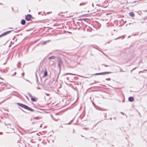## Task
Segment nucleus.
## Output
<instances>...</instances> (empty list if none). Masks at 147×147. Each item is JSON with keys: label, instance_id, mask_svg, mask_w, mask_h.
I'll return each instance as SVG.
<instances>
[{"label": "nucleus", "instance_id": "nucleus-1", "mask_svg": "<svg viewBox=\"0 0 147 147\" xmlns=\"http://www.w3.org/2000/svg\"><path fill=\"white\" fill-rule=\"evenodd\" d=\"M17 104L19 106L25 109H26L28 110L31 111H33L34 110L30 107H29L25 105L24 104L20 103H17Z\"/></svg>", "mask_w": 147, "mask_h": 147}, {"label": "nucleus", "instance_id": "nucleus-2", "mask_svg": "<svg viewBox=\"0 0 147 147\" xmlns=\"http://www.w3.org/2000/svg\"><path fill=\"white\" fill-rule=\"evenodd\" d=\"M112 72H101L100 73H97L94 74V75H102L107 74H109L111 73Z\"/></svg>", "mask_w": 147, "mask_h": 147}, {"label": "nucleus", "instance_id": "nucleus-3", "mask_svg": "<svg viewBox=\"0 0 147 147\" xmlns=\"http://www.w3.org/2000/svg\"><path fill=\"white\" fill-rule=\"evenodd\" d=\"M32 16L30 14L27 15L25 18L26 20L28 21H29L30 20Z\"/></svg>", "mask_w": 147, "mask_h": 147}, {"label": "nucleus", "instance_id": "nucleus-4", "mask_svg": "<svg viewBox=\"0 0 147 147\" xmlns=\"http://www.w3.org/2000/svg\"><path fill=\"white\" fill-rule=\"evenodd\" d=\"M11 31H7L6 32H4L1 35H0V37L2 36H4L7 35V34L9 33Z\"/></svg>", "mask_w": 147, "mask_h": 147}, {"label": "nucleus", "instance_id": "nucleus-5", "mask_svg": "<svg viewBox=\"0 0 147 147\" xmlns=\"http://www.w3.org/2000/svg\"><path fill=\"white\" fill-rule=\"evenodd\" d=\"M29 95L30 97L31 98V100L33 101H36V99L35 98H33V97L32 96V95L30 94H29Z\"/></svg>", "mask_w": 147, "mask_h": 147}, {"label": "nucleus", "instance_id": "nucleus-6", "mask_svg": "<svg viewBox=\"0 0 147 147\" xmlns=\"http://www.w3.org/2000/svg\"><path fill=\"white\" fill-rule=\"evenodd\" d=\"M128 100L129 101L132 102L134 100V98L133 97H130L128 98Z\"/></svg>", "mask_w": 147, "mask_h": 147}, {"label": "nucleus", "instance_id": "nucleus-7", "mask_svg": "<svg viewBox=\"0 0 147 147\" xmlns=\"http://www.w3.org/2000/svg\"><path fill=\"white\" fill-rule=\"evenodd\" d=\"M58 66L59 67H60L61 64V61L60 59H59L58 60Z\"/></svg>", "mask_w": 147, "mask_h": 147}, {"label": "nucleus", "instance_id": "nucleus-8", "mask_svg": "<svg viewBox=\"0 0 147 147\" xmlns=\"http://www.w3.org/2000/svg\"><path fill=\"white\" fill-rule=\"evenodd\" d=\"M129 16L132 17H134V16H135L134 13L132 12H130L129 13Z\"/></svg>", "mask_w": 147, "mask_h": 147}, {"label": "nucleus", "instance_id": "nucleus-9", "mask_svg": "<svg viewBox=\"0 0 147 147\" xmlns=\"http://www.w3.org/2000/svg\"><path fill=\"white\" fill-rule=\"evenodd\" d=\"M26 23V21L25 20L22 19L21 21V24L22 25H24Z\"/></svg>", "mask_w": 147, "mask_h": 147}, {"label": "nucleus", "instance_id": "nucleus-10", "mask_svg": "<svg viewBox=\"0 0 147 147\" xmlns=\"http://www.w3.org/2000/svg\"><path fill=\"white\" fill-rule=\"evenodd\" d=\"M55 58V56H52L51 57H49V60L51 59H54Z\"/></svg>", "mask_w": 147, "mask_h": 147}, {"label": "nucleus", "instance_id": "nucleus-11", "mask_svg": "<svg viewBox=\"0 0 147 147\" xmlns=\"http://www.w3.org/2000/svg\"><path fill=\"white\" fill-rule=\"evenodd\" d=\"M51 102V98H49V101H48V102L47 103V104H49Z\"/></svg>", "mask_w": 147, "mask_h": 147}, {"label": "nucleus", "instance_id": "nucleus-12", "mask_svg": "<svg viewBox=\"0 0 147 147\" xmlns=\"http://www.w3.org/2000/svg\"><path fill=\"white\" fill-rule=\"evenodd\" d=\"M46 76V70H45L44 71V74L43 76V77H45Z\"/></svg>", "mask_w": 147, "mask_h": 147}, {"label": "nucleus", "instance_id": "nucleus-13", "mask_svg": "<svg viewBox=\"0 0 147 147\" xmlns=\"http://www.w3.org/2000/svg\"><path fill=\"white\" fill-rule=\"evenodd\" d=\"M46 44V41H45L42 43V45H45Z\"/></svg>", "mask_w": 147, "mask_h": 147}, {"label": "nucleus", "instance_id": "nucleus-14", "mask_svg": "<svg viewBox=\"0 0 147 147\" xmlns=\"http://www.w3.org/2000/svg\"><path fill=\"white\" fill-rule=\"evenodd\" d=\"M90 138H93V139L92 140V142H94L95 140H96L95 138H93L92 137H90Z\"/></svg>", "mask_w": 147, "mask_h": 147}, {"label": "nucleus", "instance_id": "nucleus-15", "mask_svg": "<svg viewBox=\"0 0 147 147\" xmlns=\"http://www.w3.org/2000/svg\"><path fill=\"white\" fill-rule=\"evenodd\" d=\"M85 4L84 3H80V6H81V5H84Z\"/></svg>", "mask_w": 147, "mask_h": 147}, {"label": "nucleus", "instance_id": "nucleus-16", "mask_svg": "<svg viewBox=\"0 0 147 147\" xmlns=\"http://www.w3.org/2000/svg\"><path fill=\"white\" fill-rule=\"evenodd\" d=\"M53 120L55 121H58V119H55L54 118H53Z\"/></svg>", "mask_w": 147, "mask_h": 147}, {"label": "nucleus", "instance_id": "nucleus-17", "mask_svg": "<svg viewBox=\"0 0 147 147\" xmlns=\"http://www.w3.org/2000/svg\"><path fill=\"white\" fill-rule=\"evenodd\" d=\"M111 80V79L109 78H107L106 79V80Z\"/></svg>", "mask_w": 147, "mask_h": 147}, {"label": "nucleus", "instance_id": "nucleus-18", "mask_svg": "<svg viewBox=\"0 0 147 147\" xmlns=\"http://www.w3.org/2000/svg\"><path fill=\"white\" fill-rule=\"evenodd\" d=\"M71 74V75H74V74H70V73H67L66 74H65V75H67V74Z\"/></svg>", "mask_w": 147, "mask_h": 147}, {"label": "nucleus", "instance_id": "nucleus-19", "mask_svg": "<svg viewBox=\"0 0 147 147\" xmlns=\"http://www.w3.org/2000/svg\"><path fill=\"white\" fill-rule=\"evenodd\" d=\"M38 14H41V15H43V13H40V12H38Z\"/></svg>", "mask_w": 147, "mask_h": 147}, {"label": "nucleus", "instance_id": "nucleus-20", "mask_svg": "<svg viewBox=\"0 0 147 147\" xmlns=\"http://www.w3.org/2000/svg\"><path fill=\"white\" fill-rule=\"evenodd\" d=\"M102 65H104L105 67H108V66H109V65H105V64H102Z\"/></svg>", "mask_w": 147, "mask_h": 147}, {"label": "nucleus", "instance_id": "nucleus-21", "mask_svg": "<svg viewBox=\"0 0 147 147\" xmlns=\"http://www.w3.org/2000/svg\"><path fill=\"white\" fill-rule=\"evenodd\" d=\"M50 13H51V12H48L47 13V14H49Z\"/></svg>", "mask_w": 147, "mask_h": 147}, {"label": "nucleus", "instance_id": "nucleus-22", "mask_svg": "<svg viewBox=\"0 0 147 147\" xmlns=\"http://www.w3.org/2000/svg\"><path fill=\"white\" fill-rule=\"evenodd\" d=\"M16 72H15V73H14V74L13 75V76H15V75H16Z\"/></svg>", "mask_w": 147, "mask_h": 147}, {"label": "nucleus", "instance_id": "nucleus-23", "mask_svg": "<svg viewBox=\"0 0 147 147\" xmlns=\"http://www.w3.org/2000/svg\"><path fill=\"white\" fill-rule=\"evenodd\" d=\"M121 38V37H118V38H116V39H115V40L117 39L120 38Z\"/></svg>", "mask_w": 147, "mask_h": 147}, {"label": "nucleus", "instance_id": "nucleus-24", "mask_svg": "<svg viewBox=\"0 0 147 147\" xmlns=\"http://www.w3.org/2000/svg\"><path fill=\"white\" fill-rule=\"evenodd\" d=\"M19 65H20L19 66H20V63H18V65H17L18 66H19Z\"/></svg>", "mask_w": 147, "mask_h": 147}, {"label": "nucleus", "instance_id": "nucleus-25", "mask_svg": "<svg viewBox=\"0 0 147 147\" xmlns=\"http://www.w3.org/2000/svg\"><path fill=\"white\" fill-rule=\"evenodd\" d=\"M121 113L122 114H123V115H124V113L123 112H121Z\"/></svg>", "mask_w": 147, "mask_h": 147}, {"label": "nucleus", "instance_id": "nucleus-26", "mask_svg": "<svg viewBox=\"0 0 147 147\" xmlns=\"http://www.w3.org/2000/svg\"><path fill=\"white\" fill-rule=\"evenodd\" d=\"M24 73H22V76H24Z\"/></svg>", "mask_w": 147, "mask_h": 147}, {"label": "nucleus", "instance_id": "nucleus-27", "mask_svg": "<svg viewBox=\"0 0 147 147\" xmlns=\"http://www.w3.org/2000/svg\"><path fill=\"white\" fill-rule=\"evenodd\" d=\"M50 40H47V42H50Z\"/></svg>", "mask_w": 147, "mask_h": 147}, {"label": "nucleus", "instance_id": "nucleus-28", "mask_svg": "<svg viewBox=\"0 0 147 147\" xmlns=\"http://www.w3.org/2000/svg\"><path fill=\"white\" fill-rule=\"evenodd\" d=\"M42 124H41L40 126V127H41L42 126Z\"/></svg>", "mask_w": 147, "mask_h": 147}, {"label": "nucleus", "instance_id": "nucleus-29", "mask_svg": "<svg viewBox=\"0 0 147 147\" xmlns=\"http://www.w3.org/2000/svg\"><path fill=\"white\" fill-rule=\"evenodd\" d=\"M34 119H37V117H35V118H34Z\"/></svg>", "mask_w": 147, "mask_h": 147}, {"label": "nucleus", "instance_id": "nucleus-30", "mask_svg": "<svg viewBox=\"0 0 147 147\" xmlns=\"http://www.w3.org/2000/svg\"><path fill=\"white\" fill-rule=\"evenodd\" d=\"M136 68H134V69H133L132 70H134L135 69H136Z\"/></svg>", "mask_w": 147, "mask_h": 147}, {"label": "nucleus", "instance_id": "nucleus-31", "mask_svg": "<svg viewBox=\"0 0 147 147\" xmlns=\"http://www.w3.org/2000/svg\"><path fill=\"white\" fill-rule=\"evenodd\" d=\"M122 37H123L122 39L124 38V36H123Z\"/></svg>", "mask_w": 147, "mask_h": 147}, {"label": "nucleus", "instance_id": "nucleus-32", "mask_svg": "<svg viewBox=\"0 0 147 147\" xmlns=\"http://www.w3.org/2000/svg\"><path fill=\"white\" fill-rule=\"evenodd\" d=\"M67 80H68V79H69V78H67Z\"/></svg>", "mask_w": 147, "mask_h": 147}, {"label": "nucleus", "instance_id": "nucleus-33", "mask_svg": "<svg viewBox=\"0 0 147 147\" xmlns=\"http://www.w3.org/2000/svg\"><path fill=\"white\" fill-rule=\"evenodd\" d=\"M92 6L93 7H94V4L93 3L92 4Z\"/></svg>", "mask_w": 147, "mask_h": 147}, {"label": "nucleus", "instance_id": "nucleus-34", "mask_svg": "<svg viewBox=\"0 0 147 147\" xmlns=\"http://www.w3.org/2000/svg\"><path fill=\"white\" fill-rule=\"evenodd\" d=\"M2 83L1 82H0V84H1Z\"/></svg>", "mask_w": 147, "mask_h": 147}, {"label": "nucleus", "instance_id": "nucleus-35", "mask_svg": "<svg viewBox=\"0 0 147 147\" xmlns=\"http://www.w3.org/2000/svg\"><path fill=\"white\" fill-rule=\"evenodd\" d=\"M43 14H45V15H46L45 14V13H43Z\"/></svg>", "mask_w": 147, "mask_h": 147}, {"label": "nucleus", "instance_id": "nucleus-36", "mask_svg": "<svg viewBox=\"0 0 147 147\" xmlns=\"http://www.w3.org/2000/svg\"><path fill=\"white\" fill-rule=\"evenodd\" d=\"M96 5H98L97 4H96ZM98 6H99V5H98Z\"/></svg>", "mask_w": 147, "mask_h": 147}, {"label": "nucleus", "instance_id": "nucleus-37", "mask_svg": "<svg viewBox=\"0 0 147 147\" xmlns=\"http://www.w3.org/2000/svg\"><path fill=\"white\" fill-rule=\"evenodd\" d=\"M46 95H48V94H46Z\"/></svg>", "mask_w": 147, "mask_h": 147}, {"label": "nucleus", "instance_id": "nucleus-38", "mask_svg": "<svg viewBox=\"0 0 147 147\" xmlns=\"http://www.w3.org/2000/svg\"><path fill=\"white\" fill-rule=\"evenodd\" d=\"M46 73H47V72H46Z\"/></svg>", "mask_w": 147, "mask_h": 147}, {"label": "nucleus", "instance_id": "nucleus-39", "mask_svg": "<svg viewBox=\"0 0 147 147\" xmlns=\"http://www.w3.org/2000/svg\"><path fill=\"white\" fill-rule=\"evenodd\" d=\"M110 119H111V120L112 119V118H111Z\"/></svg>", "mask_w": 147, "mask_h": 147}]
</instances>
